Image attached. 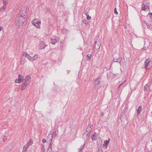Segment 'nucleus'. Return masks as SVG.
<instances>
[{
	"label": "nucleus",
	"instance_id": "nucleus-15",
	"mask_svg": "<svg viewBox=\"0 0 152 152\" xmlns=\"http://www.w3.org/2000/svg\"><path fill=\"white\" fill-rule=\"evenodd\" d=\"M141 109H142V108H141V106H140L138 107L137 110V116H138V115L140 114V112L141 111Z\"/></svg>",
	"mask_w": 152,
	"mask_h": 152
},
{
	"label": "nucleus",
	"instance_id": "nucleus-28",
	"mask_svg": "<svg viewBox=\"0 0 152 152\" xmlns=\"http://www.w3.org/2000/svg\"><path fill=\"white\" fill-rule=\"evenodd\" d=\"M28 54L27 53L25 52L23 53V56H24L25 57H26Z\"/></svg>",
	"mask_w": 152,
	"mask_h": 152
},
{
	"label": "nucleus",
	"instance_id": "nucleus-46",
	"mask_svg": "<svg viewBox=\"0 0 152 152\" xmlns=\"http://www.w3.org/2000/svg\"><path fill=\"white\" fill-rule=\"evenodd\" d=\"M149 91H151V89L150 88H149Z\"/></svg>",
	"mask_w": 152,
	"mask_h": 152
},
{
	"label": "nucleus",
	"instance_id": "nucleus-39",
	"mask_svg": "<svg viewBox=\"0 0 152 152\" xmlns=\"http://www.w3.org/2000/svg\"><path fill=\"white\" fill-rule=\"evenodd\" d=\"M97 152H103L101 150L99 149Z\"/></svg>",
	"mask_w": 152,
	"mask_h": 152
},
{
	"label": "nucleus",
	"instance_id": "nucleus-11",
	"mask_svg": "<svg viewBox=\"0 0 152 152\" xmlns=\"http://www.w3.org/2000/svg\"><path fill=\"white\" fill-rule=\"evenodd\" d=\"M110 139H109V140H105L104 141V144L103 145V146H104V148L105 149H106L107 148V145L109 144V140Z\"/></svg>",
	"mask_w": 152,
	"mask_h": 152
},
{
	"label": "nucleus",
	"instance_id": "nucleus-36",
	"mask_svg": "<svg viewBox=\"0 0 152 152\" xmlns=\"http://www.w3.org/2000/svg\"><path fill=\"white\" fill-rule=\"evenodd\" d=\"M83 21L84 23L86 24H87L88 23L87 21L86 20H84Z\"/></svg>",
	"mask_w": 152,
	"mask_h": 152
},
{
	"label": "nucleus",
	"instance_id": "nucleus-37",
	"mask_svg": "<svg viewBox=\"0 0 152 152\" xmlns=\"http://www.w3.org/2000/svg\"><path fill=\"white\" fill-rule=\"evenodd\" d=\"M27 151V149L24 148H23L22 152H26Z\"/></svg>",
	"mask_w": 152,
	"mask_h": 152
},
{
	"label": "nucleus",
	"instance_id": "nucleus-17",
	"mask_svg": "<svg viewBox=\"0 0 152 152\" xmlns=\"http://www.w3.org/2000/svg\"><path fill=\"white\" fill-rule=\"evenodd\" d=\"M38 58V56L37 54H36L33 57H32V60L31 61H33L34 60H36Z\"/></svg>",
	"mask_w": 152,
	"mask_h": 152
},
{
	"label": "nucleus",
	"instance_id": "nucleus-30",
	"mask_svg": "<svg viewBox=\"0 0 152 152\" xmlns=\"http://www.w3.org/2000/svg\"><path fill=\"white\" fill-rule=\"evenodd\" d=\"M28 58L30 61H31V60H32V57L31 56H28V57H27Z\"/></svg>",
	"mask_w": 152,
	"mask_h": 152
},
{
	"label": "nucleus",
	"instance_id": "nucleus-38",
	"mask_svg": "<svg viewBox=\"0 0 152 152\" xmlns=\"http://www.w3.org/2000/svg\"><path fill=\"white\" fill-rule=\"evenodd\" d=\"M42 141L44 143L46 142V140L44 139L42 140Z\"/></svg>",
	"mask_w": 152,
	"mask_h": 152
},
{
	"label": "nucleus",
	"instance_id": "nucleus-14",
	"mask_svg": "<svg viewBox=\"0 0 152 152\" xmlns=\"http://www.w3.org/2000/svg\"><path fill=\"white\" fill-rule=\"evenodd\" d=\"M31 23L33 25H34L35 24H36L37 23L41 24V22L39 21H38V19H35L32 21Z\"/></svg>",
	"mask_w": 152,
	"mask_h": 152
},
{
	"label": "nucleus",
	"instance_id": "nucleus-32",
	"mask_svg": "<svg viewBox=\"0 0 152 152\" xmlns=\"http://www.w3.org/2000/svg\"><path fill=\"white\" fill-rule=\"evenodd\" d=\"M42 151H45V149L44 147V146L43 145H42Z\"/></svg>",
	"mask_w": 152,
	"mask_h": 152
},
{
	"label": "nucleus",
	"instance_id": "nucleus-10",
	"mask_svg": "<svg viewBox=\"0 0 152 152\" xmlns=\"http://www.w3.org/2000/svg\"><path fill=\"white\" fill-rule=\"evenodd\" d=\"M50 39L51 43L53 45H55L57 42V41L54 37L50 38Z\"/></svg>",
	"mask_w": 152,
	"mask_h": 152
},
{
	"label": "nucleus",
	"instance_id": "nucleus-34",
	"mask_svg": "<svg viewBox=\"0 0 152 152\" xmlns=\"http://www.w3.org/2000/svg\"><path fill=\"white\" fill-rule=\"evenodd\" d=\"M91 17L89 16V15H88L87 16V18L88 20H90L91 19Z\"/></svg>",
	"mask_w": 152,
	"mask_h": 152
},
{
	"label": "nucleus",
	"instance_id": "nucleus-24",
	"mask_svg": "<svg viewBox=\"0 0 152 152\" xmlns=\"http://www.w3.org/2000/svg\"><path fill=\"white\" fill-rule=\"evenodd\" d=\"M41 24H39L38 23H37L36 24H35L34 25L36 27V28H40V25Z\"/></svg>",
	"mask_w": 152,
	"mask_h": 152
},
{
	"label": "nucleus",
	"instance_id": "nucleus-21",
	"mask_svg": "<svg viewBox=\"0 0 152 152\" xmlns=\"http://www.w3.org/2000/svg\"><path fill=\"white\" fill-rule=\"evenodd\" d=\"M148 87L149 86L147 84H146L145 85V86H144V91H146L147 90V89H148Z\"/></svg>",
	"mask_w": 152,
	"mask_h": 152
},
{
	"label": "nucleus",
	"instance_id": "nucleus-45",
	"mask_svg": "<svg viewBox=\"0 0 152 152\" xmlns=\"http://www.w3.org/2000/svg\"><path fill=\"white\" fill-rule=\"evenodd\" d=\"M29 54H28L27 55V56H26V57H28V56H29Z\"/></svg>",
	"mask_w": 152,
	"mask_h": 152
},
{
	"label": "nucleus",
	"instance_id": "nucleus-1",
	"mask_svg": "<svg viewBox=\"0 0 152 152\" xmlns=\"http://www.w3.org/2000/svg\"><path fill=\"white\" fill-rule=\"evenodd\" d=\"M27 16L22 12H20L16 19V23L18 26H22L27 19Z\"/></svg>",
	"mask_w": 152,
	"mask_h": 152
},
{
	"label": "nucleus",
	"instance_id": "nucleus-6",
	"mask_svg": "<svg viewBox=\"0 0 152 152\" xmlns=\"http://www.w3.org/2000/svg\"><path fill=\"white\" fill-rule=\"evenodd\" d=\"M122 61V57L120 56L114 58L113 61L114 62L121 63Z\"/></svg>",
	"mask_w": 152,
	"mask_h": 152
},
{
	"label": "nucleus",
	"instance_id": "nucleus-7",
	"mask_svg": "<svg viewBox=\"0 0 152 152\" xmlns=\"http://www.w3.org/2000/svg\"><path fill=\"white\" fill-rule=\"evenodd\" d=\"M31 80V77L30 75H28L26 76L24 79L25 82L27 83H28V84L29 83Z\"/></svg>",
	"mask_w": 152,
	"mask_h": 152
},
{
	"label": "nucleus",
	"instance_id": "nucleus-43",
	"mask_svg": "<svg viewBox=\"0 0 152 152\" xmlns=\"http://www.w3.org/2000/svg\"><path fill=\"white\" fill-rule=\"evenodd\" d=\"M150 27V26L149 25H147V27L148 28H149Z\"/></svg>",
	"mask_w": 152,
	"mask_h": 152
},
{
	"label": "nucleus",
	"instance_id": "nucleus-47",
	"mask_svg": "<svg viewBox=\"0 0 152 152\" xmlns=\"http://www.w3.org/2000/svg\"><path fill=\"white\" fill-rule=\"evenodd\" d=\"M42 152H45V151H42Z\"/></svg>",
	"mask_w": 152,
	"mask_h": 152
},
{
	"label": "nucleus",
	"instance_id": "nucleus-42",
	"mask_svg": "<svg viewBox=\"0 0 152 152\" xmlns=\"http://www.w3.org/2000/svg\"><path fill=\"white\" fill-rule=\"evenodd\" d=\"M84 13L87 16L88 15H87V12L86 11V12H84Z\"/></svg>",
	"mask_w": 152,
	"mask_h": 152
},
{
	"label": "nucleus",
	"instance_id": "nucleus-18",
	"mask_svg": "<svg viewBox=\"0 0 152 152\" xmlns=\"http://www.w3.org/2000/svg\"><path fill=\"white\" fill-rule=\"evenodd\" d=\"M126 80H125L123 83H122L119 86L118 88H120L122 86H123V88H124L126 86V84H125V82H126Z\"/></svg>",
	"mask_w": 152,
	"mask_h": 152
},
{
	"label": "nucleus",
	"instance_id": "nucleus-48",
	"mask_svg": "<svg viewBox=\"0 0 152 152\" xmlns=\"http://www.w3.org/2000/svg\"><path fill=\"white\" fill-rule=\"evenodd\" d=\"M151 142H152V139H151Z\"/></svg>",
	"mask_w": 152,
	"mask_h": 152
},
{
	"label": "nucleus",
	"instance_id": "nucleus-3",
	"mask_svg": "<svg viewBox=\"0 0 152 152\" xmlns=\"http://www.w3.org/2000/svg\"><path fill=\"white\" fill-rule=\"evenodd\" d=\"M101 79L99 77H97L94 81V84L95 85V87L96 88L98 87L99 84L101 82Z\"/></svg>",
	"mask_w": 152,
	"mask_h": 152
},
{
	"label": "nucleus",
	"instance_id": "nucleus-25",
	"mask_svg": "<svg viewBox=\"0 0 152 152\" xmlns=\"http://www.w3.org/2000/svg\"><path fill=\"white\" fill-rule=\"evenodd\" d=\"M87 56L88 58V61H90L91 60V54H89L87 55Z\"/></svg>",
	"mask_w": 152,
	"mask_h": 152
},
{
	"label": "nucleus",
	"instance_id": "nucleus-16",
	"mask_svg": "<svg viewBox=\"0 0 152 152\" xmlns=\"http://www.w3.org/2000/svg\"><path fill=\"white\" fill-rule=\"evenodd\" d=\"M6 7V6H2L1 7V8H0V12H3L5 10Z\"/></svg>",
	"mask_w": 152,
	"mask_h": 152
},
{
	"label": "nucleus",
	"instance_id": "nucleus-12",
	"mask_svg": "<svg viewBox=\"0 0 152 152\" xmlns=\"http://www.w3.org/2000/svg\"><path fill=\"white\" fill-rule=\"evenodd\" d=\"M46 46H47V45H45V42H41L40 44L39 48L41 49H44Z\"/></svg>",
	"mask_w": 152,
	"mask_h": 152
},
{
	"label": "nucleus",
	"instance_id": "nucleus-19",
	"mask_svg": "<svg viewBox=\"0 0 152 152\" xmlns=\"http://www.w3.org/2000/svg\"><path fill=\"white\" fill-rule=\"evenodd\" d=\"M3 6H6V5L8 4V2L7 0H3Z\"/></svg>",
	"mask_w": 152,
	"mask_h": 152
},
{
	"label": "nucleus",
	"instance_id": "nucleus-27",
	"mask_svg": "<svg viewBox=\"0 0 152 152\" xmlns=\"http://www.w3.org/2000/svg\"><path fill=\"white\" fill-rule=\"evenodd\" d=\"M30 145H29L27 143L23 147V148H24L27 149V148H28V147Z\"/></svg>",
	"mask_w": 152,
	"mask_h": 152
},
{
	"label": "nucleus",
	"instance_id": "nucleus-40",
	"mask_svg": "<svg viewBox=\"0 0 152 152\" xmlns=\"http://www.w3.org/2000/svg\"><path fill=\"white\" fill-rule=\"evenodd\" d=\"M104 115V114L102 112L101 113V116H103Z\"/></svg>",
	"mask_w": 152,
	"mask_h": 152
},
{
	"label": "nucleus",
	"instance_id": "nucleus-8",
	"mask_svg": "<svg viewBox=\"0 0 152 152\" xmlns=\"http://www.w3.org/2000/svg\"><path fill=\"white\" fill-rule=\"evenodd\" d=\"M23 77L21 75H19L18 76V78L15 80L16 83H19L21 82V81L23 80Z\"/></svg>",
	"mask_w": 152,
	"mask_h": 152
},
{
	"label": "nucleus",
	"instance_id": "nucleus-4",
	"mask_svg": "<svg viewBox=\"0 0 152 152\" xmlns=\"http://www.w3.org/2000/svg\"><path fill=\"white\" fill-rule=\"evenodd\" d=\"M48 138H51L50 139V143L49 145L48 148V149L50 151H52V139L53 137V134H49L48 137Z\"/></svg>",
	"mask_w": 152,
	"mask_h": 152
},
{
	"label": "nucleus",
	"instance_id": "nucleus-2",
	"mask_svg": "<svg viewBox=\"0 0 152 152\" xmlns=\"http://www.w3.org/2000/svg\"><path fill=\"white\" fill-rule=\"evenodd\" d=\"M92 126L91 125H88L87 128L86 133L84 134L83 135V137H84L86 136L87 139L88 138L90 135V133L92 130Z\"/></svg>",
	"mask_w": 152,
	"mask_h": 152
},
{
	"label": "nucleus",
	"instance_id": "nucleus-31",
	"mask_svg": "<svg viewBox=\"0 0 152 152\" xmlns=\"http://www.w3.org/2000/svg\"><path fill=\"white\" fill-rule=\"evenodd\" d=\"M58 130H56L55 131V134H54L55 136H56L57 135V134H58Z\"/></svg>",
	"mask_w": 152,
	"mask_h": 152
},
{
	"label": "nucleus",
	"instance_id": "nucleus-26",
	"mask_svg": "<svg viewBox=\"0 0 152 152\" xmlns=\"http://www.w3.org/2000/svg\"><path fill=\"white\" fill-rule=\"evenodd\" d=\"M7 139V137L5 136H4L2 138V140L4 142Z\"/></svg>",
	"mask_w": 152,
	"mask_h": 152
},
{
	"label": "nucleus",
	"instance_id": "nucleus-41",
	"mask_svg": "<svg viewBox=\"0 0 152 152\" xmlns=\"http://www.w3.org/2000/svg\"><path fill=\"white\" fill-rule=\"evenodd\" d=\"M145 47H143V48H142V49H141V50H145Z\"/></svg>",
	"mask_w": 152,
	"mask_h": 152
},
{
	"label": "nucleus",
	"instance_id": "nucleus-9",
	"mask_svg": "<svg viewBox=\"0 0 152 152\" xmlns=\"http://www.w3.org/2000/svg\"><path fill=\"white\" fill-rule=\"evenodd\" d=\"M101 44L99 42H98L96 41L95 42L94 47L96 49H99L100 46Z\"/></svg>",
	"mask_w": 152,
	"mask_h": 152
},
{
	"label": "nucleus",
	"instance_id": "nucleus-13",
	"mask_svg": "<svg viewBox=\"0 0 152 152\" xmlns=\"http://www.w3.org/2000/svg\"><path fill=\"white\" fill-rule=\"evenodd\" d=\"M97 137L96 133L94 132L91 136V139L92 140L95 141L96 140Z\"/></svg>",
	"mask_w": 152,
	"mask_h": 152
},
{
	"label": "nucleus",
	"instance_id": "nucleus-29",
	"mask_svg": "<svg viewBox=\"0 0 152 152\" xmlns=\"http://www.w3.org/2000/svg\"><path fill=\"white\" fill-rule=\"evenodd\" d=\"M148 15H149V17L151 18H152V13L149 12Z\"/></svg>",
	"mask_w": 152,
	"mask_h": 152
},
{
	"label": "nucleus",
	"instance_id": "nucleus-44",
	"mask_svg": "<svg viewBox=\"0 0 152 152\" xmlns=\"http://www.w3.org/2000/svg\"><path fill=\"white\" fill-rule=\"evenodd\" d=\"M2 28V27H0V31L1 30Z\"/></svg>",
	"mask_w": 152,
	"mask_h": 152
},
{
	"label": "nucleus",
	"instance_id": "nucleus-35",
	"mask_svg": "<svg viewBox=\"0 0 152 152\" xmlns=\"http://www.w3.org/2000/svg\"><path fill=\"white\" fill-rule=\"evenodd\" d=\"M114 13L115 14L117 15L118 14V12H117L116 10V8H115L114 9Z\"/></svg>",
	"mask_w": 152,
	"mask_h": 152
},
{
	"label": "nucleus",
	"instance_id": "nucleus-5",
	"mask_svg": "<svg viewBox=\"0 0 152 152\" xmlns=\"http://www.w3.org/2000/svg\"><path fill=\"white\" fill-rule=\"evenodd\" d=\"M150 61L148 59H146L145 61L144 62V66L145 69L147 71L150 68L148 67V64L150 62Z\"/></svg>",
	"mask_w": 152,
	"mask_h": 152
},
{
	"label": "nucleus",
	"instance_id": "nucleus-22",
	"mask_svg": "<svg viewBox=\"0 0 152 152\" xmlns=\"http://www.w3.org/2000/svg\"><path fill=\"white\" fill-rule=\"evenodd\" d=\"M142 5H144V6L142 7V10L145 11L146 10V8H145L146 6H145V3L144 2L142 3Z\"/></svg>",
	"mask_w": 152,
	"mask_h": 152
},
{
	"label": "nucleus",
	"instance_id": "nucleus-20",
	"mask_svg": "<svg viewBox=\"0 0 152 152\" xmlns=\"http://www.w3.org/2000/svg\"><path fill=\"white\" fill-rule=\"evenodd\" d=\"M28 85V83H27L25 82L24 83H23L21 85V87L22 88H24L26 87Z\"/></svg>",
	"mask_w": 152,
	"mask_h": 152
},
{
	"label": "nucleus",
	"instance_id": "nucleus-33",
	"mask_svg": "<svg viewBox=\"0 0 152 152\" xmlns=\"http://www.w3.org/2000/svg\"><path fill=\"white\" fill-rule=\"evenodd\" d=\"M84 146V145L82 147L80 148V150L78 152H82V150Z\"/></svg>",
	"mask_w": 152,
	"mask_h": 152
},
{
	"label": "nucleus",
	"instance_id": "nucleus-23",
	"mask_svg": "<svg viewBox=\"0 0 152 152\" xmlns=\"http://www.w3.org/2000/svg\"><path fill=\"white\" fill-rule=\"evenodd\" d=\"M29 145H30L33 143V141L32 140L30 139L28 141L27 143Z\"/></svg>",
	"mask_w": 152,
	"mask_h": 152
}]
</instances>
